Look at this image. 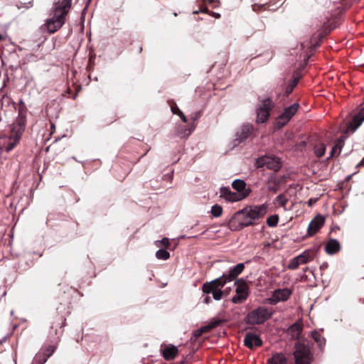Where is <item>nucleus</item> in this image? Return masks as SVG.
I'll return each mask as SVG.
<instances>
[{
    "label": "nucleus",
    "instance_id": "obj_31",
    "mask_svg": "<svg viewBox=\"0 0 364 364\" xmlns=\"http://www.w3.org/2000/svg\"><path fill=\"white\" fill-rule=\"evenodd\" d=\"M279 222V216L277 215H270L267 219V224L269 227H275Z\"/></svg>",
    "mask_w": 364,
    "mask_h": 364
},
{
    "label": "nucleus",
    "instance_id": "obj_28",
    "mask_svg": "<svg viewBox=\"0 0 364 364\" xmlns=\"http://www.w3.org/2000/svg\"><path fill=\"white\" fill-rule=\"evenodd\" d=\"M199 12H201V13H203V14H208L209 15H210L211 16L215 18H220V14L219 13H216V12H213V11H210L208 9V7L206 6V5H204L203 3H200V11Z\"/></svg>",
    "mask_w": 364,
    "mask_h": 364
},
{
    "label": "nucleus",
    "instance_id": "obj_41",
    "mask_svg": "<svg viewBox=\"0 0 364 364\" xmlns=\"http://www.w3.org/2000/svg\"><path fill=\"white\" fill-rule=\"evenodd\" d=\"M316 200H317V199H316V198H315V199H314V198H310V199L309 200V201H308V205H309V206H311L314 203H315L316 202Z\"/></svg>",
    "mask_w": 364,
    "mask_h": 364
},
{
    "label": "nucleus",
    "instance_id": "obj_23",
    "mask_svg": "<svg viewBox=\"0 0 364 364\" xmlns=\"http://www.w3.org/2000/svg\"><path fill=\"white\" fill-rule=\"evenodd\" d=\"M343 140L341 139H338L334 146L332 147L331 153H330V157L333 158L338 155L341 151V148L343 146Z\"/></svg>",
    "mask_w": 364,
    "mask_h": 364
},
{
    "label": "nucleus",
    "instance_id": "obj_33",
    "mask_svg": "<svg viewBox=\"0 0 364 364\" xmlns=\"http://www.w3.org/2000/svg\"><path fill=\"white\" fill-rule=\"evenodd\" d=\"M275 201L282 207H285L288 202V199L284 196V194H279L277 196Z\"/></svg>",
    "mask_w": 364,
    "mask_h": 364
},
{
    "label": "nucleus",
    "instance_id": "obj_3",
    "mask_svg": "<svg viewBox=\"0 0 364 364\" xmlns=\"http://www.w3.org/2000/svg\"><path fill=\"white\" fill-rule=\"evenodd\" d=\"M72 6V0H55L52 10V17L47 19L41 26L43 31L54 33L65 24Z\"/></svg>",
    "mask_w": 364,
    "mask_h": 364
},
{
    "label": "nucleus",
    "instance_id": "obj_40",
    "mask_svg": "<svg viewBox=\"0 0 364 364\" xmlns=\"http://www.w3.org/2000/svg\"><path fill=\"white\" fill-rule=\"evenodd\" d=\"M200 117V112H196L194 116H193L191 117V119L193 120V121H196L199 117Z\"/></svg>",
    "mask_w": 364,
    "mask_h": 364
},
{
    "label": "nucleus",
    "instance_id": "obj_11",
    "mask_svg": "<svg viewBox=\"0 0 364 364\" xmlns=\"http://www.w3.org/2000/svg\"><path fill=\"white\" fill-rule=\"evenodd\" d=\"M299 107V103H294L291 106L286 107L284 112L279 116L277 119V124L279 128L285 126L293 116L296 113Z\"/></svg>",
    "mask_w": 364,
    "mask_h": 364
},
{
    "label": "nucleus",
    "instance_id": "obj_34",
    "mask_svg": "<svg viewBox=\"0 0 364 364\" xmlns=\"http://www.w3.org/2000/svg\"><path fill=\"white\" fill-rule=\"evenodd\" d=\"M155 244L157 247L164 246L166 248H169L170 246V242L167 237H164L161 240L156 241Z\"/></svg>",
    "mask_w": 364,
    "mask_h": 364
},
{
    "label": "nucleus",
    "instance_id": "obj_2",
    "mask_svg": "<svg viewBox=\"0 0 364 364\" xmlns=\"http://www.w3.org/2000/svg\"><path fill=\"white\" fill-rule=\"evenodd\" d=\"M245 264L243 263H238L235 267L230 268L227 273H224L221 277L215 279L210 282H205L202 286V291L205 294H211L213 298L219 301L223 298L224 291H222V288L230 282L237 279V277L244 271Z\"/></svg>",
    "mask_w": 364,
    "mask_h": 364
},
{
    "label": "nucleus",
    "instance_id": "obj_48",
    "mask_svg": "<svg viewBox=\"0 0 364 364\" xmlns=\"http://www.w3.org/2000/svg\"><path fill=\"white\" fill-rule=\"evenodd\" d=\"M314 1H316V2H320V1H321L322 0H314Z\"/></svg>",
    "mask_w": 364,
    "mask_h": 364
},
{
    "label": "nucleus",
    "instance_id": "obj_10",
    "mask_svg": "<svg viewBox=\"0 0 364 364\" xmlns=\"http://www.w3.org/2000/svg\"><path fill=\"white\" fill-rule=\"evenodd\" d=\"M273 107L274 103L270 98H267L262 100L261 105L257 109V122L258 123L265 122L268 119L270 111L273 109Z\"/></svg>",
    "mask_w": 364,
    "mask_h": 364
},
{
    "label": "nucleus",
    "instance_id": "obj_42",
    "mask_svg": "<svg viewBox=\"0 0 364 364\" xmlns=\"http://www.w3.org/2000/svg\"><path fill=\"white\" fill-rule=\"evenodd\" d=\"M211 301V299L209 296H206L204 299V303L205 304H209Z\"/></svg>",
    "mask_w": 364,
    "mask_h": 364
},
{
    "label": "nucleus",
    "instance_id": "obj_32",
    "mask_svg": "<svg viewBox=\"0 0 364 364\" xmlns=\"http://www.w3.org/2000/svg\"><path fill=\"white\" fill-rule=\"evenodd\" d=\"M211 213L215 217H220L223 213V208L220 205L215 204L211 208Z\"/></svg>",
    "mask_w": 364,
    "mask_h": 364
},
{
    "label": "nucleus",
    "instance_id": "obj_46",
    "mask_svg": "<svg viewBox=\"0 0 364 364\" xmlns=\"http://www.w3.org/2000/svg\"><path fill=\"white\" fill-rule=\"evenodd\" d=\"M59 320L62 321V324L63 325L65 324V319H63V318H60Z\"/></svg>",
    "mask_w": 364,
    "mask_h": 364
},
{
    "label": "nucleus",
    "instance_id": "obj_4",
    "mask_svg": "<svg viewBox=\"0 0 364 364\" xmlns=\"http://www.w3.org/2000/svg\"><path fill=\"white\" fill-rule=\"evenodd\" d=\"M294 356L295 364H309L310 363L309 350L303 344L296 343ZM267 364H288L287 357L283 353H275L267 361Z\"/></svg>",
    "mask_w": 364,
    "mask_h": 364
},
{
    "label": "nucleus",
    "instance_id": "obj_17",
    "mask_svg": "<svg viewBox=\"0 0 364 364\" xmlns=\"http://www.w3.org/2000/svg\"><path fill=\"white\" fill-rule=\"evenodd\" d=\"M324 218L318 215L316 216L309 223L308 227V235L312 236L316 234L324 225Z\"/></svg>",
    "mask_w": 364,
    "mask_h": 364
},
{
    "label": "nucleus",
    "instance_id": "obj_22",
    "mask_svg": "<svg viewBox=\"0 0 364 364\" xmlns=\"http://www.w3.org/2000/svg\"><path fill=\"white\" fill-rule=\"evenodd\" d=\"M279 181L275 178L274 174H272L268 179V190L273 193H277L279 190Z\"/></svg>",
    "mask_w": 364,
    "mask_h": 364
},
{
    "label": "nucleus",
    "instance_id": "obj_45",
    "mask_svg": "<svg viewBox=\"0 0 364 364\" xmlns=\"http://www.w3.org/2000/svg\"><path fill=\"white\" fill-rule=\"evenodd\" d=\"M327 267H328L327 263H323V264L321 265V268H327Z\"/></svg>",
    "mask_w": 364,
    "mask_h": 364
},
{
    "label": "nucleus",
    "instance_id": "obj_20",
    "mask_svg": "<svg viewBox=\"0 0 364 364\" xmlns=\"http://www.w3.org/2000/svg\"><path fill=\"white\" fill-rule=\"evenodd\" d=\"M220 193L224 198L231 202L240 201L244 199L243 198H241L240 195L237 192H232L228 188H222Z\"/></svg>",
    "mask_w": 364,
    "mask_h": 364
},
{
    "label": "nucleus",
    "instance_id": "obj_15",
    "mask_svg": "<svg viewBox=\"0 0 364 364\" xmlns=\"http://www.w3.org/2000/svg\"><path fill=\"white\" fill-rule=\"evenodd\" d=\"M244 345L252 350L256 347L262 346V341L259 336L253 333H247L244 338Z\"/></svg>",
    "mask_w": 364,
    "mask_h": 364
},
{
    "label": "nucleus",
    "instance_id": "obj_19",
    "mask_svg": "<svg viewBox=\"0 0 364 364\" xmlns=\"http://www.w3.org/2000/svg\"><path fill=\"white\" fill-rule=\"evenodd\" d=\"M303 331V323L299 321L291 325L288 330L287 333L291 336V339L297 340L299 338L300 335Z\"/></svg>",
    "mask_w": 364,
    "mask_h": 364
},
{
    "label": "nucleus",
    "instance_id": "obj_38",
    "mask_svg": "<svg viewBox=\"0 0 364 364\" xmlns=\"http://www.w3.org/2000/svg\"><path fill=\"white\" fill-rule=\"evenodd\" d=\"M265 6H266V4H255L252 6H253V10L256 11L257 10H259L260 9L264 8Z\"/></svg>",
    "mask_w": 364,
    "mask_h": 364
},
{
    "label": "nucleus",
    "instance_id": "obj_12",
    "mask_svg": "<svg viewBox=\"0 0 364 364\" xmlns=\"http://www.w3.org/2000/svg\"><path fill=\"white\" fill-rule=\"evenodd\" d=\"M57 347L54 345H49L42 348L34 356L31 364H44L47 360L53 354Z\"/></svg>",
    "mask_w": 364,
    "mask_h": 364
},
{
    "label": "nucleus",
    "instance_id": "obj_39",
    "mask_svg": "<svg viewBox=\"0 0 364 364\" xmlns=\"http://www.w3.org/2000/svg\"><path fill=\"white\" fill-rule=\"evenodd\" d=\"M178 116L181 117V120L183 122H185V123L187 122V118L182 112L180 113V114Z\"/></svg>",
    "mask_w": 364,
    "mask_h": 364
},
{
    "label": "nucleus",
    "instance_id": "obj_30",
    "mask_svg": "<svg viewBox=\"0 0 364 364\" xmlns=\"http://www.w3.org/2000/svg\"><path fill=\"white\" fill-rule=\"evenodd\" d=\"M223 322L224 321L220 318L213 319L208 325L205 326V328L208 331H210L212 329L221 325Z\"/></svg>",
    "mask_w": 364,
    "mask_h": 364
},
{
    "label": "nucleus",
    "instance_id": "obj_6",
    "mask_svg": "<svg viewBox=\"0 0 364 364\" xmlns=\"http://www.w3.org/2000/svg\"><path fill=\"white\" fill-rule=\"evenodd\" d=\"M236 286V294L232 296L231 301L233 304H240L244 303L250 295V287L243 279H238L235 281Z\"/></svg>",
    "mask_w": 364,
    "mask_h": 364
},
{
    "label": "nucleus",
    "instance_id": "obj_14",
    "mask_svg": "<svg viewBox=\"0 0 364 364\" xmlns=\"http://www.w3.org/2000/svg\"><path fill=\"white\" fill-rule=\"evenodd\" d=\"M160 352L166 360L171 361L174 360L178 355V349L172 344H162L160 348Z\"/></svg>",
    "mask_w": 364,
    "mask_h": 364
},
{
    "label": "nucleus",
    "instance_id": "obj_5",
    "mask_svg": "<svg viewBox=\"0 0 364 364\" xmlns=\"http://www.w3.org/2000/svg\"><path fill=\"white\" fill-rule=\"evenodd\" d=\"M272 313L264 306H259L250 311L246 316V323L251 325H260L269 320Z\"/></svg>",
    "mask_w": 364,
    "mask_h": 364
},
{
    "label": "nucleus",
    "instance_id": "obj_21",
    "mask_svg": "<svg viewBox=\"0 0 364 364\" xmlns=\"http://www.w3.org/2000/svg\"><path fill=\"white\" fill-rule=\"evenodd\" d=\"M341 250V245L336 239H330L325 246V250L328 255H334Z\"/></svg>",
    "mask_w": 364,
    "mask_h": 364
},
{
    "label": "nucleus",
    "instance_id": "obj_36",
    "mask_svg": "<svg viewBox=\"0 0 364 364\" xmlns=\"http://www.w3.org/2000/svg\"><path fill=\"white\" fill-rule=\"evenodd\" d=\"M170 107H171V112H173V114L179 115L180 113L181 112V111L179 109L177 105L174 102H172L170 104Z\"/></svg>",
    "mask_w": 364,
    "mask_h": 364
},
{
    "label": "nucleus",
    "instance_id": "obj_26",
    "mask_svg": "<svg viewBox=\"0 0 364 364\" xmlns=\"http://www.w3.org/2000/svg\"><path fill=\"white\" fill-rule=\"evenodd\" d=\"M200 3H203L204 5H205L206 4H208L213 8L218 7L220 6V2L219 0H198V1H197V4H198V10L194 11L193 14H198L199 13V11H200Z\"/></svg>",
    "mask_w": 364,
    "mask_h": 364
},
{
    "label": "nucleus",
    "instance_id": "obj_47",
    "mask_svg": "<svg viewBox=\"0 0 364 364\" xmlns=\"http://www.w3.org/2000/svg\"><path fill=\"white\" fill-rule=\"evenodd\" d=\"M4 39V37L1 34H0V41L3 40Z\"/></svg>",
    "mask_w": 364,
    "mask_h": 364
},
{
    "label": "nucleus",
    "instance_id": "obj_27",
    "mask_svg": "<svg viewBox=\"0 0 364 364\" xmlns=\"http://www.w3.org/2000/svg\"><path fill=\"white\" fill-rule=\"evenodd\" d=\"M196 125L193 123L188 124V127H183L181 128V131L178 130L179 134L182 137L188 136L191 132L195 129Z\"/></svg>",
    "mask_w": 364,
    "mask_h": 364
},
{
    "label": "nucleus",
    "instance_id": "obj_24",
    "mask_svg": "<svg viewBox=\"0 0 364 364\" xmlns=\"http://www.w3.org/2000/svg\"><path fill=\"white\" fill-rule=\"evenodd\" d=\"M314 154L318 158H321L324 156L326 152V145L324 143L318 142L314 145Z\"/></svg>",
    "mask_w": 364,
    "mask_h": 364
},
{
    "label": "nucleus",
    "instance_id": "obj_16",
    "mask_svg": "<svg viewBox=\"0 0 364 364\" xmlns=\"http://www.w3.org/2000/svg\"><path fill=\"white\" fill-rule=\"evenodd\" d=\"M233 189L240 195L241 198H246L251 193V189L247 187L246 183L243 180L236 179L232 183Z\"/></svg>",
    "mask_w": 364,
    "mask_h": 364
},
{
    "label": "nucleus",
    "instance_id": "obj_25",
    "mask_svg": "<svg viewBox=\"0 0 364 364\" xmlns=\"http://www.w3.org/2000/svg\"><path fill=\"white\" fill-rule=\"evenodd\" d=\"M300 76L295 77L290 83L287 86L285 89L284 94L287 97H288L294 90V89L296 87L297 84L299 83V81L300 80Z\"/></svg>",
    "mask_w": 364,
    "mask_h": 364
},
{
    "label": "nucleus",
    "instance_id": "obj_37",
    "mask_svg": "<svg viewBox=\"0 0 364 364\" xmlns=\"http://www.w3.org/2000/svg\"><path fill=\"white\" fill-rule=\"evenodd\" d=\"M208 332H209V331H208V329L205 328V326H203L200 328L196 330L194 333V336H195V337L198 338L200 336H202L203 333H208Z\"/></svg>",
    "mask_w": 364,
    "mask_h": 364
},
{
    "label": "nucleus",
    "instance_id": "obj_35",
    "mask_svg": "<svg viewBox=\"0 0 364 364\" xmlns=\"http://www.w3.org/2000/svg\"><path fill=\"white\" fill-rule=\"evenodd\" d=\"M312 337L314 340L318 343L319 346H321L323 343V341H324V338L321 336L320 333L315 331L312 333Z\"/></svg>",
    "mask_w": 364,
    "mask_h": 364
},
{
    "label": "nucleus",
    "instance_id": "obj_44",
    "mask_svg": "<svg viewBox=\"0 0 364 364\" xmlns=\"http://www.w3.org/2000/svg\"><path fill=\"white\" fill-rule=\"evenodd\" d=\"M358 166H364V158L358 164Z\"/></svg>",
    "mask_w": 364,
    "mask_h": 364
},
{
    "label": "nucleus",
    "instance_id": "obj_1",
    "mask_svg": "<svg viewBox=\"0 0 364 364\" xmlns=\"http://www.w3.org/2000/svg\"><path fill=\"white\" fill-rule=\"evenodd\" d=\"M266 204L249 205L237 211L229 220L228 226L232 231H239L258 223L267 213Z\"/></svg>",
    "mask_w": 364,
    "mask_h": 364
},
{
    "label": "nucleus",
    "instance_id": "obj_7",
    "mask_svg": "<svg viewBox=\"0 0 364 364\" xmlns=\"http://www.w3.org/2000/svg\"><path fill=\"white\" fill-rule=\"evenodd\" d=\"M256 166L257 168H263L265 166L268 169L278 171L282 167V163L278 157L263 156L257 159Z\"/></svg>",
    "mask_w": 364,
    "mask_h": 364
},
{
    "label": "nucleus",
    "instance_id": "obj_13",
    "mask_svg": "<svg viewBox=\"0 0 364 364\" xmlns=\"http://www.w3.org/2000/svg\"><path fill=\"white\" fill-rule=\"evenodd\" d=\"M253 129L252 124L242 125L235 135V139H234L235 146L240 144L250 137L252 134Z\"/></svg>",
    "mask_w": 364,
    "mask_h": 364
},
{
    "label": "nucleus",
    "instance_id": "obj_43",
    "mask_svg": "<svg viewBox=\"0 0 364 364\" xmlns=\"http://www.w3.org/2000/svg\"><path fill=\"white\" fill-rule=\"evenodd\" d=\"M230 288H229V289L227 288L225 290H222V291L225 292L223 297L228 296L229 292H230Z\"/></svg>",
    "mask_w": 364,
    "mask_h": 364
},
{
    "label": "nucleus",
    "instance_id": "obj_9",
    "mask_svg": "<svg viewBox=\"0 0 364 364\" xmlns=\"http://www.w3.org/2000/svg\"><path fill=\"white\" fill-rule=\"evenodd\" d=\"M315 254L316 252L314 250L310 249L305 250L301 255L290 261L288 268L290 269H297L300 264H304L313 260Z\"/></svg>",
    "mask_w": 364,
    "mask_h": 364
},
{
    "label": "nucleus",
    "instance_id": "obj_18",
    "mask_svg": "<svg viewBox=\"0 0 364 364\" xmlns=\"http://www.w3.org/2000/svg\"><path fill=\"white\" fill-rule=\"evenodd\" d=\"M364 121V107H362L359 112L355 114L352 119V121L348 124V127L346 129V132L350 131L352 132H355V129L361 125L363 122Z\"/></svg>",
    "mask_w": 364,
    "mask_h": 364
},
{
    "label": "nucleus",
    "instance_id": "obj_29",
    "mask_svg": "<svg viewBox=\"0 0 364 364\" xmlns=\"http://www.w3.org/2000/svg\"><path fill=\"white\" fill-rule=\"evenodd\" d=\"M156 257L159 259L166 260L170 257V254L167 250L160 249L156 252Z\"/></svg>",
    "mask_w": 364,
    "mask_h": 364
},
{
    "label": "nucleus",
    "instance_id": "obj_8",
    "mask_svg": "<svg viewBox=\"0 0 364 364\" xmlns=\"http://www.w3.org/2000/svg\"><path fill=\"white\" fill-rule=\"evenodd\" d=\"M292 294V289L289 288L277 289L272 291V296L267 299V302L271 305H276L279 302L287 301Z\"/></svg>",
    "mask_w": 364,
    "mask_h": 364
}]
</instances>
